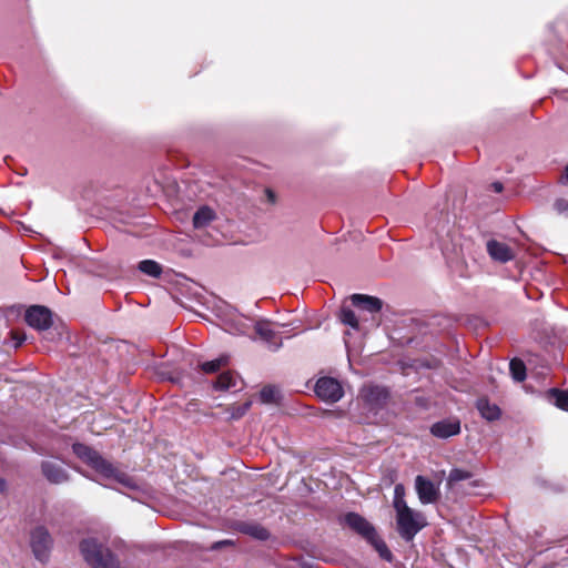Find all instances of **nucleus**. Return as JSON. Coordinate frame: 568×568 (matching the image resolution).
<instances>
[{"label":"nucleus","mask_w":568,"mask_h":568,"mask_svg":"<svg viewBox=\"0 0 568 568\" xmlns=\"http://www.w3.org/2000/svg\"><path fill=\"white\" fill-rule=\"evenodd\" d=\"M369 544L377 550L379 556L387 561L392 560V552L387 548L386 544L376 535Z\"/></svg>","instance_id":"b1692460"},{"label":"nucleus","mask_w":568,"mask_h":568,"mask_svg":"<svg viewBox=\"0 0 568 568\" xmlns=\"http://www.w3.org/2000/svg\"><path fill=\"white\" fill-rule=\"evenodd\" d=\"M229 363V356L227 355H221L220 357L204 362L201 364V369L205 374H212L217 372L221 367L227 365Z\"/></svg>","instance_id":"412c9836"},{"label":"nucleus","mask_w":568,"mask_h":568,"mask_svg":"<svg viewBox=\"0 0 568 568\" xmlns=\"http://www.w3.org/2000/svg\"><path fill=\"white\" fill-rule=\"evenodd\" d=\"M339 320L344 325L358 329V320L355 313L349 307H342L339 312Z\"/></svg>","instance_id":"5701e85b"},{"label":"nucleus","mask_w":568,"mask_h":568,"mask_svg":"<svg viewBox=\"0 0 568 568\" xmlns=\"http://www.w3.org/2000/svg\"><path fill=\"white\" fill-rule=\"evenodd\" d=\"M547 398L558 408L568 412V389L550 388L547 392Z\"/></svg>","instance_id":"6ab92c4d"},{"label":"nucleus","mask_w":568,"mask_h":568,"mask_svg":"<svg viewBox=\"0 0 568 568\" xmlns=\"http://www.w3.org/2000/svg\"><path fill=\"white\" fill-rule=\"evenodd\" d=\"M564 178H565V183L568 184V165L565 169V176Z\"/></svg>","instance_id":"f704fd0d"},{"label":"nucleus","mask_w":568,"mask_h":568,"mask_svg":"<svg viewBox=\"0 0 568 568\" xmlns=\"http://www.w3.org/2000/svg\"><path fill=\"white\" fill-rule=\"evenodd\" d=\"M11 338L14 342V348L20 347L27 339L24 333L14 332V331L11 332Z\"/></svg>","instance_id":"c756f323"},{"label":"nucleus","mask_w":568,"mask_h":568,"mask_svg":"<svg viewBox=\"0 0 568 568\" xmlns=\"http://www.w3.org/2000/svg\"><path fill=\"white\" fill-rule=\"evenodd\" d=\"M215 389L219 390H233L237 392L243 387V381L241 377L232 372L222 373L214 385Z\"/></svg>","instance_id":"dca6fc26"},{"label":"nucleus","mask_w":568,"mask_h":568,"mask_svg":"<svg viewBox=\"0 0 568 568\" xmlns=\"http://www.w3.org/2000/svg\"><path fill=\"white\" fill-rule=\"evenodd\" d=\"M51 335H52V333H51V332H49V333L44 336V339L53 341V339H54V337H53V336L51 337Z\"/></svg>","instance_id":"c9c22d12"},{"label":"nucleus","mask_w":568,"mask_h":568,"mask_svg":"<svg viewBox=\"0 0 568 568\" xmlns=\"http://www.w3.org/2000/svg\"><path fill=\"white\" fill-rule=\"evenodd\" d=\"M26 323L39 331H49L53 324L52 312L42 305H32L24 313Z\"/></svg>","instance_id":"39448f33"},{"label":"nucleus","mask_w":568,"mask_h":568,"mask_svg":"<svg viewBox=\"0 0 568 568\" xmlns=\"http://www.w3.org/2000/svg\"><path fill=\"white\" fill-rule=\"evenodd\" d=\"M7 490V481L3 478H0V493H4Z\"/></svg>","instance_id":"72a5a7b5"},{"label":"nucleus","mask_w":568,"mask_h":568,"mask_svg":"<svg viewBox=\"0 0 568 568\" xmlns=\"http://www.w3.org/2000/svg\"><path fill=\"white\" fill-rule=\"evenodd\" d=\"M359 396L372 409L383 406L388 398V390L379 385H365L361 388Z\"/></svg>","instance_id":"9d476101"},{"label":"nucleus","mask_w":568,"mask_h":568,"mask_svg":"<svg viewBox=\"0 0 568 568\" xmlns=\"http://www.w3.org/2000/svg\"><path fill=\"white\" fill-rule=\"evenodd\" d=\"M215 219V212L204 205L201 206L193 216V225L195 229H202L207 226Z\"/></svg>","instance_id":"a211bd4d"},{"label":"nucleus","mask_w":568,"mask_h":568,"mask_svg":"<svg viewBox=\"0 0 568 568\" xmlns=\"http://www.w3.org/2000/svg\"><path fill=\"white\" fill-rule=\"evenodd\" d=\"M232 541L231 540H223V541H219V542H215L213 546H212V549H219L220 547L224 546V545H231Z\"/></svg>","instance_id":"2f4dec72"},{"label":"nucleus","mask_w":568,"mask_h":568,"mask_svg":"<svg viewBox=\"0 0 568 568\" xmlns=\"http://www.w3.org/2000/svg\"><path fill=\"white\" fill-rule=\"evenodd\" d=\"M402 505H407L405 501V487L403 484H397L394 488L393 506L395 509H398L402 508Z\"/></svg>","instance_id":"a878e982"},{"label":"nucleus","mask_w":568,"mask_h":568,"mask_svg":"<svg viewBox=\"0 0 568 568\" xmlns=\"http://www.w3.org/2000/svg\"><path fill=\"white\" fill-rule=\"evenodd\" d=\"M487 252L494 261L500 263H506L514 258L511 248L507 244L496 240H490L487 242Z\"/></svg>","instance_id":"4468645a"},{"label":"nucleus","mask_w":568,"mask_h":568,"mask_svg":"<svg viewBox=\"0 0 568 568\" xmlns=\"http://www.w3.org/2000/svg\"><path fill=\"white\" fill-rule=\"evenodd\" d=\"M493 189L495 192H501L503 191V184L500 182L493 183Z\"/></svg>","instance_id":"473e14b6"},{"label":"nucleus","mask_w":568,"mask_h":568,"mask_svg":"<svg viewBox=\"0 0 568 568\" xmlns=\"http://www.w3.org/2000/svg\"><path fill=\"white\" fill-rule=\"evenodd\" d=\"M217 316L226 332L234 335H246L251 328V320L237 313L230 305L220 308Z\"/></svg>","instance_id":"20e7f679"},{"label":"nucleus","mask_w":568,"mask_h":568,"mask_svg":"<svg viewBox=\"0 0 568 568\" xmlns=\"http://www.w3.org/2000/svg\"><path fill=\"white\" fill-rule=\"evenodd\" d=\"M250 406H251V403L246 402L242 405L233 407L232 412H231V418H233V419L241 418L248 410Z\"/></svg>","instance_id":"c85d7f7f"},{"label":"nucleus","mask_w":568,"mask_h":568,"mask_svg":"<svg viewBox=\"0 0 568 568\" xmlns=\"http://www.w3.org/2000/svg\"><path fill=\"white\" fill-rule=\"evenodd\" d=\"M73 453L94 469L104 479H113L122 486L138 490L140 489L139 484L126 473L114 467L110 462L104 459L97 450L91 447L77 443L72 446Z\"/></svg>","instance_id":"f257e3e1"},{"label":"nucleus","mask_w":568,"mask_h":568,"mask_svg":"<svg viewBox=\"0 0 568 568\" xmlns=\"http://www.w3.org/2000/svg\"><path fill=\"white\" fill-rule=\"evenodd\" d=\"M432 434L438 438H448L459 434L460 422L457 418H448L435 423L430 428Z\"/></svg>","instance_id":"f8f14e48"},{"label":"nucleus","mask_w":568,"mask_h":568,"mask_svg":"<svg viewBox=\"0 0 568 568\" xmlns=\"http://www.w3.org/2000/svg\"><path fill=\"white\" fill-rule=\"evenodd\" d=\"M139 270L142 273H144L151 277H154V278L160 277V275L162 274L161 265L153 260L141 261L139 263Z\"/></svg>","instance_id":"aec40b11"},{"label":"nucleus","mask_w":568,"mask_h":568,"mask_svg":"<svg viewBox=\"0 0 568 568\" xmlns=\"http://www.w3.org/2000/svg\"><path fill=\"white\" fill-rule=\"evenodd\" d=\"M476 407L483 418L493 422L500 417V408L496 404H491L486 398H479Z\"/></svg>","instance_id":"f3484780"},{"label":"nucleus","mask_w":568,"mask_h":568,"mask_svg":"<svg viewBox=\"0 0 568 568\" xmlns=\"http://www.w3.org/2000/svg\"><path fill=\"white\" fill-rule=\"evenodd\" d=\"M344 521L351 529L364 537L368 542L377 535L375 528L356 513L346 514Z\"/></svg>","instance_id":"9b49d317"},{"label":"nucleus","mask_w":568,"mask_h":568,"mask_svg":"<svg viewBox=\"0 0 568 568\" xmlns=\"http://www.w3.org/2000/svg\"><path fill=\"white\" fill-rule=\"evenodd\" d=\"M41 468L44 477L52 484H62L69 479L67 470L59 462H43Z\"/></svg>","instance_id":"ddd939ff"},{"label":"nucleus","mask_w":568,"mask_h":568,"mask_svg":"<svg viewBox=\"0 0 568 568\" xmlns=\"http://www.w3.org/2000/svg\"><path fill=\"white\" fill-rule=\"evenodd\" d=\"M509 371L511 377L516 382H523L526 378V367L525 364L520 359H511L509 363Z\"/></svg>","instance_id":"4be33fe9"},{"label":"nucleus","mask_w":568,"mask_h":568,"mask_svg":"<svg viewBox=\"0 0 568 568\" xmlns=\"http://www.w3.org/2000/svg\"><path fill=\"white\" fill-rule=\"evenodd\" d=\"M80 550L84 560L93 568H120L119 559L94 538L82 540Z\"/></svg>","instance_id":"f03ea898"},{"label":"nucleus","mask_w":568,"mask_h":568,"mask_svg":"<svg viewBox=\"0 0 568 568\" xmlns=\"http://www.w3.org/2000/svg\"><path fill=\"white\" fill-rule=\"evenodd\" d=\"M247 532L258 540H266L270 537L268 531L258 525L248 527Z\"/></svg>","instance_id":"bb28decb"},{"label":"nucleus","mask_w":568,"mask_h":568,"mask_svg":"<svg viewBox=\"0 0 568 568\" xmlns=\"http://www.w3.org/2000/svg\"><path fill=\"white\" fill-rule=\"evenodd\" d=\"M415 490L423 505L436 503L440 494L439 486L422 475L415 478Z\"/></svg>","instance_id":"6e6552de"},{"label":"nucleus","mask_w":568,"mask_h":568,"mask_svg":"<svg viewBox=\"0 0 568 568\" xmlns=\"http://www.w3.org/2000/svg\"><path fill=\"white\" fill-rule=\"evenodd\" d=\"M315 394L326 403H336L343 397L344 390L335 378L321 377L316 382Z\"/></svg>","instance_id":"0eeeda50"},{"label":"nucleus","mask_w":568,"mask_h":568,"mask_svg":"<svg viewBox=\"0 0 568 568\" xmlns=\"http://www.w3.org/2000/svg\"><path fill=\"white\" fill-rule=\"evenodd\" d=\"M396 510V524L399 536L410 541L426 526V519L420 511L414 510L408 505H402Z\"/></svg>","instance_id":"7ed1b4c3"},{"label":"nucleus","mask_w":568,"mask_h":568,"mask_svg":"<svg viewBox=\"0 0 568 568\" xmlns=\"http://www.w3.org/2000/svg\"><path fill=\"white\" fill-rule=\"evenodd\" d=\"M554 210L557 214L568 219V200L557 199L554 203Z\"/></svg>","instance_id":"cd10ccee"},{"label":"nucleus","mask_w":568,"mask_h":568,"mask_svg":"<svg viewBox=\"0 0 568 568\" xmlns=\"http://www.w3.org/2000/svg\"><path fill=\"white\" fill-rule=\"evenodd\" d=\"M254 328L256 334L266 343L271 351L276 352L282 347V339L278 333L272 328V323L270 321L260 320L255 322Z\"/></svg>","instance_id":"1a4fd4ad"},{"label":"nucleus","mask_w":568,"mask_h":568,"mask_svg":"<svg viewBox=\"0 0 568 568\" xmlns=\"http://www.w3.org/2000/svg\"><path fill=\"white\" fill-rule=\"evenodd\" d=\"M351 301L354 306L365 310L372 314L378 313L383 307L382 300L375 296L353 294L351 296Z\"/></svg>","instance_id":"2eb2a0df"},{"label":"nucleus","mask_w":568,"mask_h":568,"mask_svg":"<svg viewBox=\"0 0 568 568\" xmlns=\"http://www.w3.org/2000/svg\"><path fill=\"white\" fill-rule=\"evenodd\" d=\"M30 545L36 558L44 561L51 550L52 538L44 527L38 526L31 531Z\"/></svg>","instance_id":"423d86ee"},{"label":"nucleus","mask_w":568,"mask_h":568,"mask_svg":"<svg viewBox=\"0 0 568 568\" xmlns=\"http://www.w3.org/2000/svg\"><path fill=\"white\" fill-rule=\"evenodd\" d=\"M467 476L463 470L453 469L449 474V479L453 481L465 479Z\"/></svg>","instance_id":"7c9ffc66"},{"label":"nucleus","mask_w":568,"mask_h":568,"mask_svg":"<svg viewBox=\"0 0 568 568\" xmlns=\"http://www.w3.org/2000/svg\"><path fill=\"white\" fill-rule=\"evenodd\" d=\"M260 397L263 403H273L278 397V389L274 386H265L262 388Z\"/></svg>","instance_id":"393cba45"}]
</instances>
